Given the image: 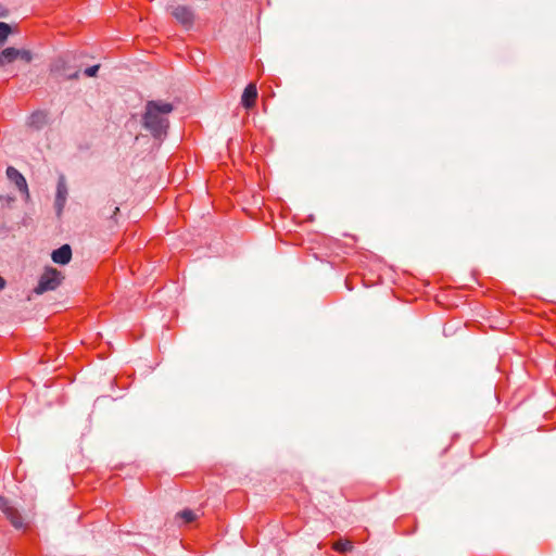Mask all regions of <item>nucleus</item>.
<instances>
[{
  "label": "nucleus",
  "instance_id": "17",
  "mask_svg": "<svg viewBox=\"0 0 556 556\" xmlns=\"http://www.w3.org/2000/svg\"><path fill=\"white\" fill-rule=\"evenodd\" d=\"M100 65H93L90 67H87L84 72V74L88 77H93L97 75V72L99 71Z\"/></svg>",
  "mask_w": 556,
  "mask_h": 556
},
{
  "label": "nucleus",
  "instance_id": "16",
  "mask_svg": "<svg viewBox=\"0 0 556 556\" xmlns=\"http://www.w3.org/2000/svg\"><path fill=\"white\" fill-rule=\"evenodd\" d=\"M18 58L24 60L25 62L29 63L33 59L31 53L27 50H20L18 49Z\"/></svg>",
  "mask_w": 556,
  "mask_h": 556
},
{
  "label": "nucleus",
  "instance_id": "7",
  "mask_svg": "<svg viewBox=\"0 0 556 556\" xmlns=\"http://www.w3.org/2000/svg\"><path fill=\"white\" fill-rule=\"evenodd\" d=\"M65 65H66V61L63 58H59L51 65V72L55 73V74H59L64 79H76V78H78V75H79L78 71L67 72L66 68H65Z\"/></svg>",
  "mask_w": 556,
  "mask_h": 556
},
{
  "label": "nucleus",
  "instance_id": "11",
  "mask_svg": "<svg viewBox=\"0 0 556 556\" xmlns=\"http://www.w3.org/2000/svg\"><path fill=\"white\" fill-rule=\"evenodd\" d=\"M66 197H67V187H66L64 178L61 177L58 181L56 197H55V206H56V210L59 213L63 210V207L65 205Z\"/></svg>",
  "mask_w": 556,
  "mask_h": 556
},
{
  "label": "nucleus",
  "instance_id": "12",
  "mask_svg": "<svg viewBox=\"0 0 556 556\" xmlns=\"http://www.w3.org/2000/svg\"><path fill=\"white\" fill-rule=\"evenodd\" d=\"M0 56L3 61V65L12 63L16 59H18V49L13 48V47L5 48L4 50H2L0 52Z\"/></svg>",
  "mask_w": 556,
  "mask_h": 556
},
{
  "label": "nucleus",
  "instance_id": "14",
  "mask_svg": "<svg viewBox=\"0 0 556 556\" xmlns=\"http://www.w3.org/2000/svg\"><path fill=\"white\" fill-rule=\"evenodd\" d=\"M177 517L182 520L184 523L193 522L197 519V515L191 509H184L177 514Z\"/></svg>",
  "mask_w": 556,
  "mask_h": 556
},
{
  "label": "nucleus",
  "instance_id": "5",
  "mask_svg": "<svg viewBox=\"0 0 556 556\" xmlns=\"http://www.w3.org/2000/svg\"><path fill=\"white\" fill-rule=\"evenodd\" d=\"M119 213V206L114 200H108L106 203L99 208V216L110 222V227L117 224L116 216Z\"/></svg>",
  "mask_w": 556,
  "mask_h": 556
},
{
  "label": "nucleus",
  "instance_id": "8",
  "mask_svg": "<svg viewBox=\"0 0 556 556\" xmlns=\"http://www.w3.org/2000/svg\"><path fill=\"white\" fill-rule=\"evenodd\" d=\"M256 99H257L256 85L251 83L243 90V93L241 97V104L245 109L250 110L255 105Z\"/></svg>",
  "mask_w": 556,
  "mask_h": 556
},
{
  "label": "nucleus",
  "instance_id": "18",
  "mask_svg": "<svg viewBox=\"0 0 556 556\" xmlns=\"http://www.w3.org/2000/svg\"><path fill=\"white\" fill-rule=\"evenodd\" d=\"M5 286V280L0 276V290H2Z\"/></svg>",
  "mask_w": 556,
  "mask_h": 556
},
{
  "label": "nucleus",
  "instance_id": "13",
  "mask_svg": "<svg viewBox=\"0 0 556 556\" xmlns=\"http://www.w3.org/2000/svg\"><path fill=\"white\" fill-rule=\"evenodd\" d=\"M332 548L336 551V552H339V553H348L350 551H352L353 548V543L349 540H338L337 542L333 543L332 545Z\"/></svg>",
  "mask_w": 556,
  "mask_h": 556
},
{
  "label": "nucleus",
  "instance_id": "3",
  "mask_svg": "<svg viewBox=\"0 0 556 556\" xmlns=\"http://www.w3.org/2000/svg\"><path fill=\"white\" fill-rule=\"evenodd\" d=\"M172 15L175 20L180 23L184 27L190 28L194 22L193 11L186 5H176L172 9Z\"/></svg>",
  "mask_w": 556,
  "mask_h": 556
},
{
  "label": "nucleus",
  "instance_id": "6",
  "mask_svg": "<svg viewBox=\"0 0 556 556\" xmlns=\"http://www.w3.org/2000/svg\"><path fill=\"white\" fill-rule=\"evenodd\" d=\"M8 178L13 181L16 188L22 192L28 195V187L25 177L14 167L9 166L7 168Z\"/></svg>",
  "mask_w": 556,
  "mask_h": 556
},
{
  "label": "nucleus",
  "instance_id": "4",
  "mask_svg": "<svg viewBox=\"0 0 556 556\" xmlns=\"http://www.w3.org/2000/svg\"><path fill=\"white\" fill-rule=\"evenodd\" d=\"M0 509L3 511L14 528L20 529L23 527V518L18 510L11 506L9 501L2 496H0Z\"/></svg>",
  "mask_w": 556,
  "mask_h": 556
},
{
  "label": "nucleus",
  "instance_id": "10",
  "mask_svg": "<svg viewBox=\"0 0 556 556\" xmlns=\"http://www.w3.org/2000/svg\"><path fill=\"white\" fill-rule=\"evenodd\" d=\"M48 123V113L45 111H36L28 117L27 125L36 130L43 128Z\"/></svg>",
  "mask_w": 556,
  "mask_h": 556
},
{
  "label": "nucleus",
  "instance_id": "9",
  "mask_svg": "<svg viewBox=\"0 0 556 556\" xmlns=\"http://www.w3.org/2000/svg\"><path fill=\"white\" fill-rule=\"evenodd\" d=\"M52 261L56 264L66 265L72 258V249L68 244H63L51 254Z\"/></svg>",
  "mask_w": 556,
  "mask_h": 556
},
{
  "label": "nucleus",
  "instance_id": "15",
  "mask_svg": "<svg viewBox=\"0 0 556 556\" xmlns=\"http://www.w3.org/2000/svg\"><path fill=\"white\" fill-rule=\"evenodd\" d=\"M11 33V27L9 24L0 22V43H2Z\"/></svg>",
  "mask_w": 556,
  "mask_h": 556
},
{
  "label": "nucleus",
  "instance_id": "1",
  "mask_svg": "<svg viewBox=\"0 0 556 556\" xmlns=\"http://www.w3.org/2000/svg\"><path fill=\"white\" fill-rule=\"evenodd\" d=\"M174 111L172 103L151 100L146 103L142 126L155 140L162 141L169 127L168 115Z\"/></svg>",
  "mask_w": 556,
  "mask_h": 556
},
{
  "label": "nucleus",
  "instance_id": "2",
  "mask_svg": "<svg viewBox=\"0 0 556 556\" xmlns=\"http://www.w3.org/2000/svg\"><path fill=\"white\" fill-rule=\"evenodd\" d=\"M62 280L63 276L58 269L51 267L47 268L40 276L35 292L42 294L47 291L55 290L61 285Z\"/></svg>",
  "mask_w": 556,
  "mask_h": 556
}]
</instances>
